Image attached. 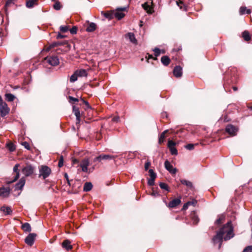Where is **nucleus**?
Returning <instances> with one entry per match:
<instances>
[{
	"instance_id": "nucleus-55",
	"label": "nucleus",
	"mask_w": 252,
	"mask_h": 252,
	"mask_svg": "<svg viewBox=\"0 0 252 252\" xmlns=\"http://www.w3.org/2000/svg\"><path fill=\"white\" fill-rule=\"evenodd\" d=\"M189 203L187 202L186 203H185V204H184V205H183V208H182V209H183V210H187V209L188 208V207H189Z\"/></svg>"
},
{
	"instance_id": "nucleus-40",
	"label": "nucleus",
	"mask_w": 252,
	"mask_h": 252,
	"mask_svg": "<svg viewBox=\"0 0 252 252\" xmlns=\"http://www.w3.org/2000/svg\"><path fill=\"white\" fill-rule=\"evenodd\" d=\"M6 147L11 152H13L15 150V147L14 145L11 142L8 143L6 144Z\"/></svg>"
},
{
	"instance_id": "nucleus-37",
	"label": "nucleus",
	"mask_w": 252,
	"mask_h": 252,
	"mask_svg": "<svg viewBox=\"0 0 252 252\" xmlns=\"http://www.w3.org/2000/svg\"><path fill=\"white\" fill-rule=\"evenodd\" d=\"M225 219V216L223 215H221L218 217V219L216 220L215 223L216 224H220L223 222Z\"/></svg>"
},
{
	"instance_id": "nucleus-47",
	"label": "nucleus",
	"mask_w": 252,
	"mask_h": 252,
	"mask_svg": "<svg viewBox=\"0 0 252 252\" xmlns=\"http://www.w3.org/2000/svg\"><path fill=\"white\" fill-rule=\"evenodd\" d=\"M60 30L62 32H65L68 30V27L67 26H62L60 28Z\"/></svg>"
},
{
	"instance_id": "nucleus-52",
	"label": "nucleus",
	"mask_w": 252,
	"mask_h": 252,
	"mask_svg": "<svg viewBox=\"0 0 252 252\" xmlns=\"http://www.w3.org/2000/svg\"><path fill=\"white\" fill-rule=\"evenodd\" d=\"M188 202L189 203V205H192L194 206L197 203V200L195 199H192L191 201H188Z\"/></svg>"
},
{
	"instance_id": "nucleus-53",
	"label": "nucleus",
	"mask_w": 252,
	"mask_h": 252,
	"mask_svg": "<svg viewBox=\"0 0 252 252\" xmlns=\"http://www.w3.org/2000/svg\"><path fill=\"white\" fill-rule=\"evenodd\" d=\"M70 32L71 34H75L77 32V28L76 27H73L70 30Z\"/></svg>"
},
{
	"instance_id": "nucleus-7",
	"label": "nucleus",
	"mask_w": 252,
	"mask_h": 252,
	"mask_svg": "<svg viewBox=\"0 0 252 252\" xmlns=\"http://www.w3.org/2000/svg\"><path fill=\"white\" fill-rule=\"evenodd\" d=\"M181 196H179L178 197L170 201L168 204L166 203V206L170 208H175L181 203Z\"/></svg>"
},
{
	"instance_id": "nucleus-57",
	"label": "nucleus",
	"mask_w": 252,
	"mask_h": 252,
	"mask_svg": "<svg viewBox=\"0 0 252 252\" xmlns=\"http://www.w3.org/2000/svg\"><path fill=\"white\" fill-rule=\"evenodd\" d=\"M148 56H146V58L147 59V60L148 61L150 59H153L154 60L155 57H154L152 55H150L149 54H147Z\"/></svg>"
},
{
	"instance_id": "nucleus-11",
	"label": "nucleus",
	"mask_w": 252,
	"mask_h": 252,
	"mask_svg": "<svg viewBox=\"0 0 252 252\" xmlns=\"http://www.w3.org/2000/svg\"><path fill=\"white\" fill-rule=\"evenodd\" d=\"M176 143L172 140H169L168 142V147L170 150V153L172 155H177L178 151L175 147Z\"/></svg>"
},
{
	"instance_id": "nucleus-22",
	"label": "nucleus",
	"mask_w": 252,
	"mask_h": 252,
	"mask_svg": "<svg viewBox=\"0 0 252 252\" xmlns=\"http://www.w3.org/2000/svg\"><path fill=\"white\" fill-rule=\"evenodd\" d=\"M62 247L67 251L72 249V246L70 245V242L68 240H65L63 241Z\"/></svg>"
},
{
	"instance_id": "nucleus-24",
	"label": "nucleus",
	"mask_w": 252,
	"mask_h": 252,
	"mask_svg": "<svg viewBox=\"0 0 252 252\" xmlns=\"http://www.w3.org/2000/svg\"><path fill=\"white\" fill-rule=\"evenodd\" d=\"M96 25L93 22L89 23L86 28V31L88 32H93L95 30Z\"/></svg>"
},
{
	"instance_id": "nucleus-19",
	"label": "nucleus",
	"mask_w": 252,
	"mask_h": 252,
	"mask_svg": "<svg viewBox=\"0 0 252 252\" xmlns=\"http://www.w3.org/2000/svg\"><path fill=\"white\" fill-rule=\"evenodd\" d=\"M173 74L176 77H180L182 75V68L180 66H176L173 70Z\"/></svg>"
},
{
	"instance_id": "nucleus-3",
	"label": "nucleus",
	"mask_w": 252,
	"mask_h": 252,
	"mask_svg": "<svg viewBox=\"0 0 252 252\" xmlns=\"http://www.w3.org/2000/svg\"><path fill=\"white\" fill-rule=\"evenodd\" d=\"M35 168L31 164H27L22 169V172L25 177L32 176L35 171Z\"/></svg>"
},
{
	"instance_id": "nucleus-64",
	"label": "nucleus",
	"mask_w": 252,
	"mask_h": 252,
	"mask_svg": "<svg viewBox=\"0 0 252 252\" xmlns=\"http://www.w3.org/2000/svg\"><path fill=\"white\" fill-rule=\"evenodd\" d=\"M232 89H233V90L234 91H237V90H238L237 88L236 87H235V86H234V87H233Z\"/></svg>"
},
{
	"instance_id": "nucleus-4",
	"label": "nucleus",
	"mask_w": 252,
	"mask_h": 252,
	"mask_svg": "<svg viewBox=\"0 0 252 252\" xmlns=\"http://www.w3.org/2000/svg\"><path fill=\"white\" fill-rule=\"evenodd\" d=\"M59 59L57 56H50L44 58L43 63H48L52 66H56L59 64Z\"/></svg>"
},
{
	"instance_id": "nucleus-23",
	"label": "nucleus",
	"mask_w": 252,
	"mask_h": 252,
	"mask_svg": "<svg viewBox=\"0 0 252 252\" xmlns=\"http://www.w3.org/2000/svg\"><path fill=\"white\" fill-rule=\"evenodd\" d=\"M73 111L76 117L77 123H79L80 122V113L79 108L74 106L73 107Z\"/></svg>"
},
{
	"instance_id": "nucleus-20",
	"label": "nucleus",
	"mask_w": 252,
	"mask_h": 252,
	"mask_svg": "<svg viewBox=\"0 0 252 252\" xmlns=\"http://www.w3.org/2000/svg\"><path fill=\"white\" fill-rule=\"evenodd\" d=\"M17 0H7L4 6V11L6 13H7L8 9L9 7L13 6Z\"/></svg>"
},
{
	"instance_id": "nucleus-29",
	"label": "nucleus",
	"mask_w": 252,
	"mask_h": 252,
	"mask_svg": "<svg viewBox=\"0 0 252 252\" xmlns=\"http://www.w3.org/2000/svg\"><path fill=\"white\" fill-rule=\"evenodd\" d=\"M4 96L5 99L8 102L13 101L15 98V96L10 93L5 94Z\"/></svg>"
},
{
	"instance_id": "nucleus-54",
	"label": "nucleus",
	"mask_w": 252,
	"mask_h": 252,
	"mask_svg": "<svg viewBox=\"0 0 252 252\" xmlns=\"http://www.w3.org/2000/svg\"><path fill=\"white\" fill-rule=\"evenodd\" d=\"M22 145L27 149L29 150L30 148V146L29 144L27 142H24L22 143Z\"/></svg>"
},
{
	"instance_id": "nucleus-27",
	"label": "nucleus",
	"mask_w": 252,
	"mask_h": 252,
	"mask_svg": "<svg viewBox=\"0 0 252 252\" xmlns=\"http://www.w3.org/2000/svg\"><path fill=\"white\" fill-rule=\"evenodd\" d=\"M93 188V185L90 182H86L84 186L83 190L84 191H89L92 189Z\"/></svg>"
},
{
	"instance_id": "nucleus-8",
	"label": "nucleus",
	"mask_w": 252,
	"mask_h": 252,
	"mask_svg": "<svg viewBox=\"0 0 252 252\" xmlns=\"http://www.w3.org/2000/svg\"><path fill=\"white\" fill-rule=\"evenodd\" d=\"M115 156L110 155H105V154H101L98 157H95L94 159V161H98L100 162L102 160H109L114 159Z\"/></svg>"
},
{
	"instance_id": "nucleus-56",
	"label": "nucleus",
	"mask_w": 252,
	"mask_h": 252,
	"mask_svg": "<svg viewBox=\"0 0 252 252\" xmlns=\"http://www.w3.org/2000/svg\"><path fill=\"white\" fill-rule=\"evenodd\" d=\"M151 164V163L149 161L146 162L145 164V169L146 170H147Z\"/></svg>"
},
{
	"instance_id": "nucleus-35",
	"label": "nucleus",
	"mask_w": 252,
	"mask_h": 252,
	"mask_svg": "<svg viewBox=\"0 0 252 252\" xmlns=\"http://www.w3.org/2000/svg\"><path fill=\"white\" fill-rule=\"evenodd\" d=\"M153 51L154 52V55H155V57L154 58V60H157V57L159 56L161 53H164V52L163 51H161L158 48H155L153 50Z\"/></svg>"
},
{
	"instance_id": "nucleus-62",
	"label": "nucleus",
	"mask_w": 252,
	"mask_h": 252,
	"mask_svg": "<svg viewBox=\"0 0 252 252\" xmlns=\"http://www.w3.org/2000/svg\"><path fill=\"white\" fill-rule=\"evenodd\" d=\"M5 103V102H3L1 96L0 95V106H1L2 103Z\"/></svg>"
},
{
	"instance_id": "nucleus-36",
	"label": "nucleus",
	"mask_w": 252,
	"mask_h": 252,
	"mask_svg": "<svg viewBox=\"0 0 252 252\" xmlns=\"http://www.w3.org/2000/svg\"><path fill=\"white\" fill-rule=\"evenodd\" d=\"M242 36L245 40L249 41L251 39V36L249 32L247 31H245L242 33Z\"/></svg>"
},
{
	"instance_id": "nucleus-63",
	"label": "nucleus",
	"mask_w": 252,
	"mask_h": 252,
	"mask_svg": "<svg viewBox=\"0 0 252 252\" xmlns=\"http://www.w3.org/2000/svg\"><path fill=\"white\" fill-rule=\"evenodd\" d=\"M78 162H79L78 160L77 159H74L73 160V164H76V163H78Z\"/></svg>"
},
{
	"instance_id": "nucleus-38",
	"label": "nucleus",
	"mask_w": 252,
	"mask_h": 252,
	"mask_svg": "<svg viewBox=\"0 0 252 252\" xmlns=\"http://www.w3.org/2000/svg\"><path fill=\"white\" fill-rule=\"evenodd\" d=\"M167 131V130H165L160 134V135L159 137V139H158V143L160 144H161L162 143H163L164 139L165 138V134L166 133Z\"/></svg>"
},
{
	"instance_id": "nucleus-51",
	"label": "nucleus",
	"mask_w": 252,
	"mask_h": 252,
	"mask_svg": "<svg viewBox=\"0 0 252 252\" xmlns=\"http://www.w3.org/2000/svg\"><path fill=\"white\" fill-rule=\"evenodd\" d=\"M155 179H149L148 181V184L149 186H153L155 183Z\"/></svg>"
},
{
	"instance_id": "nucleus-60",
	"label": "nucleus",
	"mask_w": 252,
	"mask_h": 252,
	"mask_svg": "<svg viewBox=\"0 0 252 252\" xmlns=\"http://www.w3.org/2000/svg\"><path fill=\"white\" fill-rule=\"evenodd\" d=\"M152 195L154 196H159V194L157 192L153 191L152 193Z\"/></svg>"
},
{
	"instance_id": "nucleus-30",
	"label": "nucleus",
	"mask_w": 252,
	"mask_h": 252,
	"mask_svg": "<svg viewBox=\"0 0 252 252\" xmlns=\"http://www.w3.org/2000/svg\"><path fill=\"white\" fill-rule=\"evenodd\" d=\"M127 36L128 37L130 42L134 44H136L137 43V40L135 37V35L134 33L132 32H129L127 34Z\"/></svg>"
},
{
	"instance_id": "nucleus-33",
	"label": "nucleus",
	"mask_w": 252,
	"mask_h": 252,
	"mask_svg": "<svg viewBox=\"0 0 252 252\" xmlns=\"http://www.w3.org/2000/svg\"><path fill=\"white\" fill-rule=\"evenodd\" d=\"M0 210L2 211L5 215H9L12 212L11 209L9 207H1Z\"/></svg>"
},
{
	"instance_id": "nucleus-61",
	"label": "nucleus",
	"mask_w": 252,
	"mask_h": 252,
	"mask_svg": "<svg viewBox=\"0 0 252 252\" xmlns=\"http://www.w3.org/2000/svg\"><path fill=\"white\" fill-rule=\"evenodd\" d=\"M64 36L63 35H62L60 33H59L58 35H57V38H64Z\"/></svg>"
},
{
	"instance_id": "nucleus-9",
	"label": "nucleus",
	"mask_w": 252,
	"mask_h": 252,
	"mask_svg": "<svg viewBox=\"0 0 252 252\" xmlns=\"http://www.w3.org/2000/svg\"><path fill=\"white\" fill-rule=\"evenodd\" d=\"M10 109L8 108L7 104L5 102L2 103L0 106V114L2 117H5L9 112Z\"/></svg>"
},
{
	"instance_id": "nucleus-2",
	"label": "nucleus",
	"mask_w": 252,
	"mask_h": 252,
	"mask_svg": "<svg viewBox=\"0 0 252 252\" xmlns=\"http://www.w3.org/2000/svg\"><path fill=\"white\" fill-rule=\"evenodd\" d=\"M51 174V168L47 165H41L39 167V178L45 179Z\"/></svg>"
},
{
	"instance_id": "nucleus-59",
	"label": "nucleus",
	"mask_w": 252,
	"mask_h": 252,
	"mask_svg": "<svg viewBox=\"0 0 252 252\" xmlns=\"http://www.w3.org/2000/svg\"><path fill=\"white\" fill-rule=\"evenodd\" d=\"M119 120V117H115L112 119V121L113 122H118Z\"/></svg>"
},
{
	"instance_id": "nucleus-10",
	"label": "nucleus",
	"mask_w": 252,
	"mask_h": 252,
	"mask_svg": "<svg viewBox=\"0 0 252 252\" xmlns=\"http://www.w3.org/2000/svg\"><path fill=\"white\" fill-rule=\"evenodd\" d=\"M36 234L35 233H30L25 240V243L29 246H32L34 242Z\"/></svg>"
},
{
	"instance_id": "nucleus-12",
	"label": "nucleus",
	"mask_w": 252,
	"mask_h": 252,
	"mask_svg": "<svg viewBox=\"0 0 252 252\" xmlns=\"http://www.w3.org/2000/svg\"><path fill=\"white\" fill-rule=\"evenodd\" d=\"M237 130V128L232 125L227 126L225 128L226 132L232 136H234L236 134Z\"/></svg>"
},
{
	"instance_id": "nucleus-15",
	"label": "nucleus",
	"mask_w": 252,
	"mask_h": 252,
	"mask_svg": "<svg viewBox=\"0 0 252 252\" xmlns=\"http://www.w3.org/2000/svg\"><path fill=\"white\" fill-rule=\"evenodd\" d=\"M165 168L166 170H167L170 173L172 174H175L176 173V169L174 168L173 166L171 164L170 162L166 160L164 162Z\"/></svg>"
},
{
	"instance_id": "nucleus-34",
	"label": "nucleus",
	"mask_w": 252,
	"mask_h": 252,
	"mask_svg": "<svg viewBox=\"0 0 252 252\" xmlns=\"http://www.w3.org/2000/svg\"><path fill=\"white\" fill-rule=\"evenodd\" d=\"M239 12L241 15H243L245 13L250 14L251 11L250 9H247L246 7H241Z\"/></svg>"
},
{
	"instance_id": "nucleus-1",
	"label": "nucleus",
	"mask_w": 252,
	"mask_h": 252,
	"mask_svg": "<svg viewBox=\"0 0 252 252\" xmlns=\"http://www.w3.org/2000/svg\"><path fill=\"white\" fill-rule=\"evenodd\" d=\"M234 236L233 227L231 221H228L220 228L215 236L212 239L214 244H219V248L221 247L223 239L224 241H227L233 238Z\"/></svg>"
},
{
	"instance_id": "nucleus-45",
	"label": "nucleus",
	"mask_w": 252,
	"mask_h": 252,
	"mask_svg": "<svg viewBox=\"0 0 252 252\" xmlns=\"http://www.w3.org/2000/svg\"><path fill=\"white\" fill-rule=\"evenodd\" d=\"M149 175L150 177V179H156V174L154 172L153 169H150L149 170Z\"/></svg>"
},
{
	"instance_id": "nucleus-43",
	"label": "nucleus",
	"mask_w": 252,
	"mask_h": 252,
	"mask_svg": "<svg viewBox=\"0 0 252 252\" xmlns=\"http://www.w3.org/2000/svg\"><path fill=\"white\" fill-rule=\"evenodd\" d=\"M198 144H188L185 146V148L189 150H192L194 149V146L198 145Z\"/></svg>"
},
{
	"instance_id": "nucleus-6",
	"label": "nucleus",
	"mask_w": 252,
	"mask_h": 252,
	"mask_svg": "<svg viewBox=\"0 0 252 252\" xmlns=\"http://www.w3.org/2000/svg\"><path fill=\"white\" fill-rule=\"evenodd\" d=\"M125 11H126V8L125 7L118 8L116 11H114V17L118 20H121L125 16V14L123 12Z\"/></svg>"
},
{
	"instance_id": "nucleus-46",
	"label": "nucleus",
	"mask_w": 252,
	"mask_h": 252,
	"mask_svg": "<svg viewBox=\"0 0 252 252\" xmlns=\"http://www.w3.org/2000/svg\"><path fill=\"white\" fill-rule=\"evenodd\" d=\"M68 99H69V103H72V104L74 103V102H78V101H79L78 99L73 97V96H69Z\"/></svg>"
},
{
	"instance_id": "nucleus-42",
	"label": "nucleus",
	"mask_w": 252,
	"mask_h": 252,
	"mask_svg": "<svg viewBox=\"0 0 252 252\" xmlns=\"http://www.w3.org/2000/svg\"><path fill=\"white\" fill-rule=\"evenodd\" d=\"M55 1V3L53 5L54 8L57 10H60L61 8V3L58 0H57V1L56 0Z\"/></svg>"
},
{
	"instance_id": "nucleus-31",
	"label": "nucleus",
	"mask_w": 252,
	"mask_h": 252,
	"mask_svg": "<svg viewBox=\"0 0 252 252\" xmlns=\"http://www.w3.org/2000/svg\"><path fill=\"white\" fill-rule=\"evenodd\" d=\"M22 228L25 232H30L31 231V227L30 224L26 222L22 225Z\"/></svg>"
},
{
	"instance_id": "nucleus-14",
	"label": "nucleus",
	"mask_w": 252,
	"mask_h": 252,
	"mask_svg": "<svg viewBox=\"0 0 252 252\" xmlns=\"http://www.w3.org/2000/svg\"><path fill=\"white\" fill-rule=\"evenodd\" d=\"M26 179L25 177L21 178L19 182L15 185V190H21L25 185Z\"/></svg>"
},
{
	"instance_id": "nucleus-49",
	"label": "nucleus",
	"mask_w": 252,
	"mask_h": 252,
	"mask_svg": "<svg viewBox=\"0 0 252 252\" xmlns=\"http://www.w3.org/2000/svg\"><path fill=\"white\" fill-rule=\"evenodd\" d=\"M63 156H61V157L60 158V159L59 161V163H58V166L59 167H61L63 166Z\"/></svg>"
},
{
	"instance_id": "nucleus-26",
	"label": "nucleus",
	"mask_w": 252,
	"mask_h": 252,
	"mask_svg": "<svg viewBox=\"0 0 252 252\" xmlns=\"http://www.w3.org/2000/svg\"><path fill=\"white\" fill-rule=\"evenodd\" d=\"M75 71L78 77H86L88 75L87 70L84 69L77 70Z\"/></svg>"
},
{
	"instance_id": "nucleus-25",
	"label": "nucleus",
	"mask_w": 252,
	"mask_h": 252,
	"mask_svg": "<svg viewBox=\"0 0 252 252\" xmlns=\"http://www.w3.org/2000/svg\"><path fill=\"white\" fill-rule=\"evenodd\" d=\"M161 63L165 66H167L170 63V59L167 56H164L161 58Z\"/></svg>"
},
{
	"instance_id": "nucleus-41",
	"label": "nucleus",
	"mask_w": 252,
	"mask_h": 252,
	"mask_svg": "<svg viewBox=\"0 0 252 252\" xmlns=\"http://www.w3.org/2000/svg\"><path fill=\"white\" fill-rule=\"evenodd\" d=\"M78 77V76L77 74H76V71H75L74 73L70 76V81L71 82H74L76 81L77 80Z\"/></svg>"
},
{
	"instance_id": "nucleus-28",
	"label": "nucleus",
	"mask_w": 252,
	"mask_h": 252,
	"mask_svg": "<svg viewBox=\"0 0 252 252\" xmlns=\"http://www.w3.org/2000/svg\"><path fill=\"white\" fill-rule=\"evenodd\" d=\"M104 16L109 19H111L114 17V11H109L107 12H102Z\"/></svg>"
},
{
	"instance_id": "nucleus-5",
	"label": "nucleus",
	"mask_w": 252,
	"mask_h": 252,
	"mask_svg": "<svg viewBox=\"0 0 252 252\" xmlns=\"http://www.w3.org/2000/svg\"><path fill=\"white\" fill-rule=\"evenodd\" d=\"M142 6L148 14H152L154 11L153 3L152 0H149L148 1L142 4Z\"/></svg>"
},
{
	"instance_id": "nucleus-16",
	"label": "nucleus",
	"mask_w": 252,
	"mask_h": 252,
	"mask_svg": "<svg viewBox=\"0 0 252 252\" xmlns=\"http://www.w3.org/2000/svg\"><path fill=\"white\" fill-rule=\"evenodd\" d=\"M89 165V161L88 158L84 159L80 163V166L82 168V170L84 172L88 171V167Z\"/></svg>"
},
{
	"instance_id": "nucleus-39",
	"label": "nucleus",
	"mask_w": 252,
	"mask_h": 252,
	"mask_svg": "<svg viewBox=\"0 0 252 252\" xmlns=\"http://www.w3.org/2000/svg\"><path fill=\"white\" fill-rule=\"evenodd\" d=\"M60 45H61V42H54V43H52L51 44H50L49 46V47H48L47 48V49H46V51H49L51 49H52L54 47H57V46Z\"/></svg>"
},
{
	"instance_id": "nucleus-17",
	"label": "nucleus",
	"mask_w": 252,
	"mask_h": 252,
	"mask_svg": "<svg viewBox=\"0 0 252 252\" xmlns=\"http://www.w3.org/2000/svg\"><path fill=\"white\" fill-rule=\"evenodd\" d=\"M10 189L9 187H2L0 188V196L3 197H7L10 193Z\"/></svg>"
},
{
	"instance_id": "nucleus-44",
	"label": "nucleus",
	"mask_w": 252,
	"mask_h": 252,
	"mask_svg": "<svg viewBox=\"0 0 252 252\" xmlns=\"http://www.w3.org/2000/svg\"><path fill=\"white\" fill-rule=\"evenodd\" d=\"M159 187L161 189L169 191L168 186L166 184L164 183H160L159 184Z\"/></svg>"
},
{
	"instance_id": "nucleus-58",
	"label": "nucleus",
	"mask_w": 252,
	"mask_h": 252,
	"mask_svg": "<svg viewBox=\"0 0 252 252\" xmlns=\"http://www.w3.org/2000/svg\"><path fill=\"white\" fill-rule=\"evenodd\" d=\"M64 177H65V178L66 179V180H67V182L68 184L69 185H70V181H69V179H68V175H67V173H65V174H64Z\"/></svg>"
},
{
	"instance_id": "nucleus-50",
	"label": "nucleus",
	"mask_w": 252,
	"mask_h": 252,
	"mask_svg": "<svg viewBox=\"0 0 252 252\" xmlns=\"http://www.w3.org/2000/svg\"><path fill=\"white\" fill-rule=\"evenodd\" d=\"M192 220L193 223L195 224H197L199 221V219L197 217L195 216L194 215L192 217Z\"/></svg>"
},
{
	"instance_id": "nucleus-32",
	"label": "nucleus",
	"mask_w": 252,
	"mask_h": 252,
	"mask_svg": "<svg viewBox=\"0 0 252 252\" xmlns=\"http://www.w3.org/2000/svg\"><path fill=\"white\" fill-rule=\"evenodd\" d=\"M181 183L183 185L186 186L189 189H192L193 187L192 183L189 181L182 179V180H181Z\"/></svg>"
},
{
	"instance_id": "nucleus-13",
	"label": "nucleus",
	"mask_w": 252,
	"mask_h": 252,
	"mask_svg": "<svg viewBox=\"0 0 252 252\" xmlns=\"http://www.w3.org/2000/svg\"><path fill=\"white\" fill-rule=\"evenodd\" d=\"M26 179L25 177L21 178L19 182L15 185V190H21L25 185Z\"/></svg>"
},
{
	"instance_id": "nucleus-18",
	"label": "nucleus",
	"mask_w": 252,
	"mask_h": 252,
	"mask_svg": "<svg viewBox=\"0 0 252 252\" xmlns=\"http://www.w3.org/2000/svg\"><path fill=\"white\" fill-rule=\"evenodd\" d=\"M20 167V164L18 163L16 164L13 169V172L16 173V175L14 177V178L12 181H11L10 183L14 182L16 181H17L19 177H20V173H19V167Z\"/></svg>"
},
{
	"instance_id": "nucleus-21",
	"label": "nucleus",
	"mask_w": 252,
	"mask_h": 252,
	"mask_svg": "<svg viewBox=\"0 0 252 252\" xmlns=\"http://www.w3.org/2000/svg\"><path fill=\"white\" fill-rule=\"evenodd\" d=\"M38 0H27L26 2V6L29 8H32L34 5L38 4Z\"/></svg>"
},
{
	"instance_id": "nucleus-48",
	"label": "nucleus",
	"mask_w": 252,
	"mask_h": 252,
	"mask_svg": "<svg viewBox=\"0 0 252 252\" xmlns=\"http://www.w3.org/2000/svg\"><path fill=\"white\" fill-rule=\"evenodd\" d=\"M243 252H252V246L247 247L243 251Z\"/></svg>"
}]
</instances>
